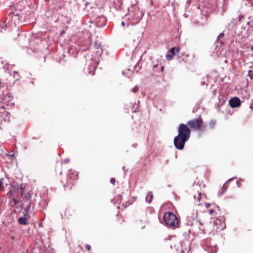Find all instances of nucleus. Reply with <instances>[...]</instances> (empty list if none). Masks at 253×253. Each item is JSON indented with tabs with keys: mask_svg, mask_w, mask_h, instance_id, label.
Instances as JSON below:
<instances>
[{
	"mask_svg": "<svg viewBox=\"0 0 253 253\" xmlns=\"http://www.w3.org/2000/svg\"><path fill=\"white\" fill-rule=\"evenodd\" d=\"M196 223L199 230L204 234L217 232L219 228L217 226V220L213 221L212 223L211 221L209 224H206L205 221L201 219L196 220Z\"/></svg>",
	"mask_w": 253,
	"mask_h": 253,
	"instance_id": "f257e3e1",
	"label": "nucleus"
},
{
	"mask_svg": "<svg viewBox=\"0 0 253 253\" xmlns=\"http://www.w3.org/2000/svg\"><path fill=\"white\" fill-rule=\"evenodd\" d=\"M164 220L167 225L170 227H177L178 225V220L176 216L173 213L168 212L164 215Z\"/></svg>",
	"mask_w": 253,
	"mask_h": 253,
	"instance_id": "f03ea898",
	"label": "nucleus"
},
{
	"mask_svg": "<svg viewBox=\"0 0 253 253\" xmlns=\"http://www.w3.org/2000/svg\"><path fill=\"white\" fill-rule=\"evenodd\" d=\"M187 125L192 129L196 130H203L206 126L203 124V121L202 118H198L190 120L187 122Z\"/></svg>",
	"mask_w": 253,
	"mask_h": 253,
	"instance_id": "7ed1b4c3",
	"label": "nucleus"
},
{
	"mask_svg": "<svg viewBox=\"0 0 253 253\" xmlns=\"http://www.w3.org/2000/svg\"><path fill=\"white\" fill-rule=\"evenodd\" d=\"M177 131L178 135L189 139L191 130L187 124H180L177 127Z\"/></svg>",
	"mask_w": 253,
	"mask_h": 253,
	"instance_id": "20e7f679",
	"label": "nucleus"
},
{
	"mask_svg": "<svg viewBox=\"0 0 253 253\" xmlns=\"http://www.w3.org/2000/svg\"><path fill=\"white\" fill-rule=\"evenodd\" d=\"M78 179V174L77 171L70 169L67 173V182L66 185L67 187L72 189L74 185V182Z\"/></svg>",
	"mask_w": 253,
	"mask_h": 253,
	"instance_id": "39448f33",
	"label": "nucleus"
},
{
	"mask_svg": "<svg viewBox=\"0 0 253 253\" xmlns=\"http://www.w3.org/2000/svg\"><path fill=\"white\" fill-rule=\"evenodd\" d=\"M189 139L181 137L180 136L177 135L173 140L174 145L176 148L178 150H182L184 148L185 142Z\"/></svg>",
	"mask_w": 253,
	"mask_h": 253,
	"instance_id": "423d86ee",
	"label": "nucleus"
},
{
	"mask_svg": "<svg viewBox=\"0 0 253 253\" xmlns=\"http://www.w3.org/2000/svg\"><path fill=\"white\" fill-rule=\"evenodd\" d=\"M180 49L179 47H173L170 48L169 50L168 53L166 55L167 59L169 61L172 60L175 53L179 52Z\"/></svg>",
	"mask_w": 253,
	"mask_h": 253,
	"instance_id": "0eeeda50",
	"label": "nucleus"
},
{
	"mask_svg": "<svg viewBox=\"0 0 253 253\" xmlns=\"http://www.w3.org/2000/svg\"><path fill=\"white\" fill-rule=\"evenodd\" d=\"M229 102L230 106L232 108H236L240 106L241 103L240 99L237 97H234L231 98L229 100Z\"/></svg>",
	"mask_w": 253,
	"mask_h": 253,
	"instance_id": "6e6552de",
	"label": "nucleus"
},
{
	"mask_svg": "<svg viewBox=\"0 0 253 253\" xmlns=\"http://www.w3.org/2000/svg\"><path fill=\"white\" fill-rule=\"evenodd\" d=\"M96 23L99 27L105 26L106 23L105 17L103 16L98 17L96 19Z\"/></svg>",
	"mask_w": 253,
	"mask_h": 253,
	"instance_id": "1a4fd4ad",
	"label": "nucleus"
},
{
	"mask_svg": "<svg viewBox=\"0 0 253 253\" xmlns=\"http://www.w3.org/2000/svg\"><path fill=\"white\" fill-rule=\"evenodd\" d=\"M75 213V210L71 207H68L65 211L64 216L67 218L72 217Z\"/></svg>",
	"mask_w": 253,
	"mask_h": 253,
	"instance_id": "9d476101",
	"label": "nucleus"
},
{
	"mask_svg": "<svg viewBox=\"0 0 253 253\" xmlns=\"http://www.w3.org/2000/svg\"><path fill=\"white\" fill-rule=\"evenodd\" d=\"M125 222V220L122 217L121 215L117 214L116 219H115V224L119 226L120 225Z\"/></svg>",
	"mask_w": 253,
	"mask_h": 253,
	"instance_id": "9b49d317",
	"label": "nucleus"
},
{
	"mask_svg": "<svg viewBox=\"0 0 253 253\" xmlns=\"http://www.w3.org/2000/svg\"><path fill=\"white\" fill-rule=\"evenodd\" d=\"M194 203L198 205H200V201L201 198V194L199 192H196L194 195Z\"/></svg>",
	"mask_w": 253,
	"mask_h": 253,
	"instance_id": "f8f14e48",
	"label": "nucleus"
},
{
	"mask_svg": "<svg viewBox=\"0 0 253 253\" xmlns=\"http://www.w3.org/2000/svg\"><path fill=\"white\" fill-rule=\"evenodd\" d=\"M55 170L59 175L62 173V165L60 163H57L55 166Z\"/></svg>",
	"mask_w": 253,
	"mask_h": 253,
	"instance_id": "ddd939ff",
	"label": "nucleus"
},
{
	"mask_svg": "<svg viewBox=\"0 0 253 253\" xmlns=\"http://www.w3.org/2000/svg\"><path fill=\"white\" fill-rule=\"evenodd\" d=\"M18 222L22 225H26L28 224L27 219L25 217H21L18 219Z\"/></svg>",
	"mask_w": 253,
	"mask_h": 253,
	"instance_id": "4468645a",
	"label": "nucleus"
},
{
	"mask_svg": "<svg viewBox=\"0 0 253 253\" xmlns=\"http://www.w3.org/2000/svg\"><path fill=\"white\" fill-rule=\"evenodd\" d=\"M153 198V195L152 193L151 192L149 193L146 197V201L148 203H150L152 201Z\"/></svg>",
	"mask_w": 253,
	"mask_h": 253,
	"instance_id": "2eb2a0df",
	"label": "nucleus"
},
{
	"mask_svg": "<svg viewBox=\"0 0 253 253\" xmlns=\"http://www.w3.org/2000/svg\"><path fill=\"white\" fill-rule=\"evenodd\" d=\"M22 196H24L25 198H26L27 199H28L30 197V193L28 192H27L25 193L24 192H22Z\"/></svg>",
	"mask_w": 253,
	"mask_h": 253,
	"instance_id": "dca6fc26",
	"label": "nucleus"
},
{
	"mask_svg": "<svg viewBox=\"0 0 253 253\" xmlns=\"http://www.w3.org/2000/svg\"><path fill=\"white\" fill-rule=\"evenodd\" d=\"M248 75L251 79L253 78V72L252 70H249L248 72Z\"/></svg>",
	"mask_w": 253,
	"mask_h": 253,
	"instance_id": "f3484780",
	"label": "nucleus"
},
{
	"mask_svg": "<svg viewBox=\"0 0 253 253\" xmlns=\"http://www.w3.org/2000/svg\"><path fill=\"white\" fill-rule=\"evenodd\" d=\"M12 200L13 201L14 205L18 204L19 203L18 200H17L14 198V196H12Z\"/></svg>",
	"mask_w": 253,
	"mask_h": 253,
	"instance_id": "a211bd4d",
	"label": "nucleus"
},
{
	"mask_svg": "<svg viewBox=\"0 0 253 253\" xmlns=\"http://www.w3.org/2000/svg\"><path fill=\"white\" fill-rule=\"evenodd\" d=\"M85 249L88 251L91 250V246L89 245H85Z\"/></svg>",
	"mask_w": 253,
	"mask_h": 253,
	"instance_id": "6ab92c4d",
	"label": "nucleus"
},
{
	"mask_svg": "<svg viewBox=\"0 0 253 253\" xmlns=\"http://www.w3.org/2000/svg\"><path fill=\"white\" fill-rule=\"evenodd\" d=\"M209 212L211 215H212L215 212V211L213 209H211L209 210Z\"/></svg>",
	"mask_w": 253,
	"mask_h": 253,
	"instance_id": "aec40b11",
	"label": "nucleus"
},
{
	"mask_svg": "<svg viewBox=\"0 0 253 253\" xmlns=\"http://www.w3.org/2000/svg\"><path fill=\"white\" fill-rule=\"evenodd\" d=\"M8 194H9V198H10V199H11L12 200V196H14V195L13 194L11 190H10Z\"/></svg>",
	"mask_w": 253,
	"mask_h": 253,
	"instance_id": "412c9836",
	"label": "nucleus"
},
{
	"mask_svg": "<svg viewBox=\"0 0 253 253\" xmlns=\"http://www.w3.org/2000/svg\"><path fill=\"white\" fill-rule=\"evenodd\" d=\"M116 182V180L114 178H111V179H110V182L113 184H114Z\"/></svg>",
	"mask_w": 253,
	"mask_h": 253,
	"instance_id": "4be33fe9",
	"label": "nucleus"
},
{
	"mask_svg": "<svg viewBox=\"0 0 253 253\" xmlns=\"http://www.w3.org/2000/svg\"><path fill=\"white\" fill-rule=\"evenodd\" d=\"M243 18H244V16L240 15L238 17L239 21H241Z\"/></svg>",
	"mask_w": 253,
	"mask_h": 253,
	"instance_id": "5701e85b",
	"label": "nucleus"
},
{
	"mask_svg": "<svg viewBox=\"0 0 253 253\" xmlns=\"http://www.w3.org/2000/svg\"><path fill=\"white\" fill-rule=\"evenodd\" d=\"M138 90V87H135L133 88V92H136Z\"/></svg>",
	"mask_w": 253,
	"mask_h": 253,
	"instance_id": "b1692460",
	"label": "nucleus"
},
{
	"mask_svg": "<svg viewBox=\"0 0 253 253\" xmlns=\"http://www.w3.org/2000/svg\"><path fill=\"white\" fill-rule=\"evenodd\" d=\"M224 36V34L223 33H221L219 35L218 37V39H220V38H223Z\"/></svg>",
	"mask_w": 253,
	"mask_h": 253,
	"instance_id": "393cba45",
	"label": "nucleus"
},
{
	"mask_svg": "<svg viewBox=\"0 0 253 253\" xmlns=\"http://www.w3.org/2000/svg\"><path fill=\"white\" fill-rule=\"evenodd\" d=\"M210 205H211L210 204V203H206L205 205V207L206 208H209Z\"/></svg>",
	"mask_w": 253,
	"mask_h": 253,
	"instance_id": "a878e982",
	"label": "nucleus"
},
{
	"mask_svg": "<svg viewBox=\"0 0 253 253\" xmlns=\"http://www.w3.org/2000/svg\"><path fill=\"white\" fill-rule=\"evenodd\" d=\"M20 189L22 191V192H24L25 187H23L22 186H21Z\"/></svg>",
	"mask_w": 253,
	"mask_h": 253,
	"instance_id": "bb28decb",
	"label": "nucleus"
},
{
	"mask_svg": "<svg viewBox=\"0 0 253 253\" xmlns=\"http://www.w3.org/2000/svg\"><path fill=\"white\" fill-rule=\"evenodd\" d=\"M216 220H217V224H218V219L217 218L215 221H216ZM219 221V222H221V221ZM217 226L219 227V226H218V225H217Z\"/></svg>",
	"mask_w": 253,
	"mask_h": 253,
	"instance_id": "cd10ccee",
	"label": "nucleus"
},
{
	"mask_svg": "<svg viewBox=\"0 0 253 253\" xmlns=\"http://www.w3.org/2000/svg\"><path fill=\"white\" fill-rule=\"evenodd\" d=\"M125 22L123 21V22H122V25L123 26H124V25H125Z\"/></svg>",
	"mask_w": 253,
	"mask_h": 253,
	"instance_id": "c85d7f7f",
	"label": "nucleus"
},
{
	"mask_svg": "<svg viewBox=\"0 0 253 253\" xmlns=\"http://www.w3.org/2000/svg\"><path fill=\"white\" fill-rule=\"evenodd\" d=\"M237 184L238 185V186L239 187L240 186L239 185V181H237Z\"/></svg>",
	"mask_w": 253,
	"mask_h": 253,
	"instance_id": "c756f323",
	"label": "nucleus"
},
{
	"mask_svg": "<svg viewBox=\"0 0 253 253\" xmlns=\"http://www.w3.org/2000/svg\"><path fill=\"white\" fill-rule=\"evenodd\" d=\"M157 66H158V65H154V68H156V67H157Z\"/></svg>",
	"mask_w": 253,
	"mask_h": 253,
	"instance_id": "7c9ffc66",
	"label": "nucleus"
},
{
	"mask_svg": "<svg viewBox=\"0 0 253 253\" xmlns=\"http://www.w3.org/2000/svg\"><path fill=\"white\" fill-rule=\"evenodd\" d=\"M251 49L253 51V45L252 46Z\"/></svg>",
	"mask_w": 253,
	"mask_h": 253,
	"instance_id": "2f4dec72",
	"label": "nucleus"
},
{
	"mask_svg": "<svg viewBox=\"0 0 253 253\" xmlns=\"http://www.w3.org/2000/svg\"><path fill=\"white\" fill-rule=\"evenodd\" d=\"M164 69V66H162V70H163Z\"/></svg>",
	"mask_w": 253,
	"mask_h": 253,
	"instance_id": "473e14b6",
	"label": "nucleus"
},
{
	"mask_svg": "<svg viewBox=\"0 0 253 253\" xmlns=\"http://www.w3.org/2000/svg\"><path fill=\"white\" fill-rule=\"evenodd\" d=\"M250 108L252 109H253V107H252V106H250Z\"/></svg>",
	"mask_w": 253,
	"mask_h": 253,
	"instance_id": "72a5a7b5",
	"label": "nucleus"
}]
</instances>
